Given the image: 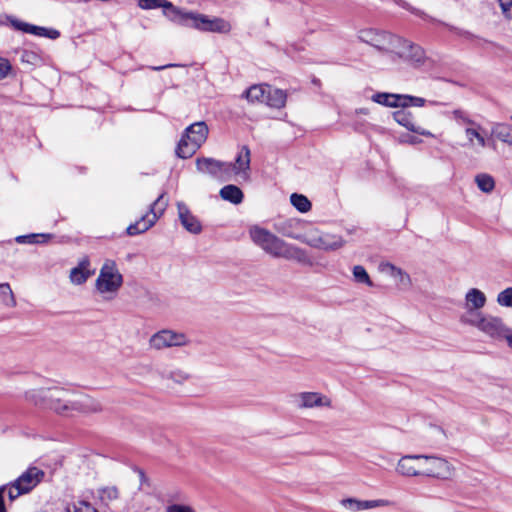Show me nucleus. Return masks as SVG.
I'll use <instances>...</instances> for the list:
<instances>
[{"mask_svg": "<svg viewBox=\"0 0 512 512\" xmlns=\"http://www.w3.org/2000/svg\"><path fill=\"white\" fill-rule=\"evenodd\" d=\"M173 66H174L173 64H168V65H163V66H151L150 69H152L154 71H160V70H163V69H166L169 67H173Z\"/></svg>", "mask_w": 512, "mask_h": 512, "instance_id": "50", "label": "nucleus"}, {"mask_svg": "<svg viewBox=\"0 0 512 512\" xmlns=\"http://www.w3.org/2000/svg\"><path fill=\"white\" fill-rule=\"evenodd\" d=\"M164 194H161L150 206V211L142 216L134 224L127 227L128 235L134 236L147 231L151 228L158 218L163 214L166 209L167 202L163 200Z\"/></svg>", "mask_w": 512, "mask_h": 512, "instance_id": "10", "label": "nucleus"}, {"mask_svg": "<svg viewBox=\"0 0 512 512\" xmlns=\"http://www.w3.org/2000/svg\"><path fill=\"white\" fill-rule=\"evenodd\" d=\"M178 218L182 226L192 234H200L202 232V224L200 220L192 214L188 206L183 202L177 203Z\"/></svg>", "mask_w": 512, "mask_h": 512, "instance_id": "21", "label": "nucleus"}, {"mask_svg": "<svg viewBox=\"0 0 512 512\" xmlns=\"http://www.w3.org/2000/svg\"><path fill=\"white\" fill-rule=\"evenodd\" d=\"M511 120H512V115H511Z\"/></svg>", "mask_w": 512, "mask_h": 512, "instance_id": "53", "label": "nucleus"}, {"mask_svg": "<svg viewBox=\"0 0 512 512\" xmlns=\"http://www.w3.org/2000/svg\"><path fill=\"white\" fill-rule=\"evenodd\" d=\"M249 234L254 244L275 258L296 261L304 265L311 264L305 250L285 242L267 229L254 226L250 229Z\"/></svg>", "mask_w": 512, "mask_h": 512, "instance_id": "1", "label": "nucleus"}, {"mask_svg": "<svg viewBox=\"0 0 512 512\" xmlns=\"http://www.w3.org/2000/svg\"><path fill=\"white\" fill-rule=\"evenodd\" d=\"M286 94L281 89L272 88L267 86L264 103L272 108L280 109L286 104Z\"/></svg>", "mask_w": 512, "mask_h": 512, "instance_id": "26", "label": "nucleus"}, {"mask_svg": "<svg viewBox=\"0 0 512 512\" xmlns=\"http://www.w3.org/2000/svg\"><path fill=\"white\" fill-rule=\"evenodd\" d=\"M250 168V149L243 146L239 152L235 163L232 164V172L240 173L249 170Z\"/></svg>", "mask_w": 512, "mask_h": 512, "instance_id": "30", "label": "nucleus"}, {"mask_svg": "<svg viewBox=\"0 0 512 512\" xmlns=\"http://www.w3.org/2000/svg\"><path fill=\"white\" fill-rule=\"evenodd\" d=\"M220 196L223 200L229 201L233 204H240L243 201V192L236 185H226L220 190Z\"/></svg>", "mask_w": 512, "mask_h": 512, "instance_id": "29", "label": "nucleus"}, {"mask_svg": "<svg viewBox=\"0 0 512 512\" xmlns=\"http://www.w3.org/2000/svg\"><path fill=\"white\" fill-rule=\"evenodd\" d=\"M267 86L262 84L252 85L243 93V97L250 103H264Z\"/></svg>", "mask_w": 512, "mask_h": 512, "instance_id": "31", "label": "nucleus"}, {"mask_svg": "<svg viewBox=\"0 0 512 512\" xmlns=\"http://www.w3.org/2000/svg\"><path fill=\"white\" fill-rule=\"evenodd\" d=\"M504 340H506L509 348L512 349V328L508 327V332L505 333Z\"/></svg>", "mask_w": 512, "mask_h": 512, "instance_id": "49", "label": "nucleus"}, {"mask_svg": "<svg viewBox=\"0 0 512 512\" xmlns=\"http://www.w3.org/2000/svg\"><path fill=\"white\" fill-rule=\"evenodd\" d=\"M123 285V276L115 261L107 259L103 263L95 281L97 292L106 300L113 299Z\"/></svg>", "mask_w": 512, "mask_h": 512, "instance_id": "4", "label": "nucleus"}, {"mask_svg": "<svg viewBox=\"0 0 512 512\" xmlns=\"http://www.w3.org/2000/svg\"><path fill=\"white\" fill-rule=\"evenodd\" d=\"M293 402L298 409H312L332 406L331 399L319 392H300L293 396Z\"/></svg>", "mask_w": 512, "mask_h": 512, "instance_id": "16", "label": "nucleus"}, {"mask_svg": "<svg viewBox=\"0 0 512 512\" xmlns=\"http://www.w3.org/2000/svg\"><path fill=\"white\" fill-rule=\"evenodd\" d=\"M408 142L412 143V144H416V143H419L420 140H418V138L415 137V136H410L409 139H408Z\"/></svg>", "mask_w": 512, "mask_h": 512, "instance_id": "52", "label": "nucleus"}, {"mask_svg": "<svg viewBox=\"0 0 512 512\" xmlns=\"http://www.w3.org/2000/svg\"><path fill=\"white\" fill-rule=\"evenodd\" d=\"M352 273H353L354 280L357 283L366 284L369 287L373 286V282L370 279L369 274L367 273L366 269L363 266H361V265L354 266Z\"/></svg>", "mask_w": 512, "mask_h": 512, "instance_id": "37", "label": "nucleus"}, {"mask_svg": "<svg viewBox=\"0 0 512 512\" xmlns=\"http://www.w3.org/2000/svg\"><path fill=\"white\" fill-rule=\"evenodd\" d=\"M46 235L44 234H30V235H22V236H18L16 237V242L17 243H20V244H25V243H36L38 242L36 239L38 237H45Z\"/></svg>", "mask_w": 512, "mask_h": 512, "instance_id": "44", "label": "nucleus"}, {"mask_svg": "<svg viewBox=\"0 0 512 512\" xmlns=\"http://www.w3.org/2000/svg\"><path fill=\"white\" fill-rule=\"evenodd\" d=\"M177 24L207 32L229 33L231 31V24L223 18H210L203 14L183 10Z\"/></svg>", "mask_w": 512, "mask_h": 512, "instance_id": "7", "label": "nucleus"}, {"mask_svg": "<svg viewBox=\"0 0 512 512\" xmlns=\"http://www.w3.org/2000/svg\"><path fill=\"white\" fill-rule=\"evenodd\" d=\"M491 134L503 143L512 146V126L506 123H494Z\"/></svg>", "mask_w": 512, "mask_h": 512, "instance_id": "28", "label": "nucleus"}, {"mask_svg": "<svg viewBox=\"0 0 512 512\" xmlns=\"http://www.w3.org/2000/svg\"><path fill=\"white\" fill-rule=\"evenodd\" d=\"M478 144L481 146V147H485L486 146V141L484 139V137L480 134V136L478 138H476Z\"/></svg>", "mask_w": 512, "mask_h": 512, "instance_id": "51", "label": "nucleus"}, {"mask_svg": "<svg viewBox=\"0 0 512 512\" xmlns=\"http://www.w3.org/2000/svg\"><path fill=\"white\" fill-rule=\"evenodd\" d=\"M11 70L9 61L5 58L0 57V80L8 76Z\"/></svg>", "mask_w": 512, "mask_h": 512, "instance_id": "47", "label": "nucleus"}, {"mask_svg": "<svg viewBox=\"0 0 512 512\" xmlns=\"http://www.w3.org/2000/svg\"><path fill=\"white\" fill-rule=\"evenodd\" d=\"M0 302L6 307H15L16 299L8 283H0Z\"/></svg>", "mask_w": 512, "mask_h": 512, "instance_id": "33", "label": "nucleus"}, {"mask_svg": "<svg viewBox=\"0 0 512 512\" xmlns=\"http://www.w3.org/2000/svg\"><path fill=\"white\" fill-rule=\"evenodd\" d=\"M393 119L399 125L405 127L406 129H408L409 131H411L413 133H416V134H419L422 136H426V137H434V135L430 131H428L420 126H417L414 122L412 113L410 111L405 110V108L393 112Z\"/></svg>", "mask_w": 512, "mask_h": 512, "instance_id": "22", "label": "nucleus"}, {"mask_svg": "<svg viewBox=\"0 0 512 512\" xmlns=\"http://www.w3.org/2000/svg\"><path fill=\"white\" fill-rule=\"evenodd\" d=\"M475 182L478 188L485 193H490L495 187V181L492 176L488 174H479L475 177Z\"/></svg>", "mask_w": 512, "mask_h": 512, "instance_id": "35", "label": "nucleus"}, {"mask_svg": "<svg viewBox=\"0 0 512 512\" xmlns=\"http://www.w3.org/2000/svg\"><path fill=\"white\" fill-rule=\"evenodd\" d=\"M7 19L14 29L22 31L24 33L33 34V35L40 36V37H46V38L53 39V40L60 37V32L56 29H49V28L29 24L27 22L18 20L12 16H9Z\"/></svg>", "mask_w": 512, "mask_h": 512, "instance_id": "18", "label": "nucleus"}, {"mask_svg": "<svg viewBox=\"0 0 512 512\" xmlns=\"http://www.w3.org/2000/svg\"><path fill=\"white\" fill-rule=\"evenodd\" d=\"M94 274V270H90V260L88 257L82 258L78 265L70 271V281L75 285H81Z\"/></svg>", "mask_w": 512, "mask_h": 512, "instance_id": "25", "label": "nucleus"}, {"mask_svg": "<svg viewBox=\"0 0 512 512\" xmlns=\"http://www.w3.org/2000/svg\"><path fill=\"white\" fill-rule=\"evenodd\" d=\"M100 497L105 500H114L118 498L119 492L116 487H105L100 489Z\"/></svg>", "mask_w": 512, "mask_h": 512, "instance_id": "43", "label": "nucleus"}, {"mask_svg": "<svg viewBox=\"0 0 512 512\" xmlns=\"http://www.w3.org/2000/svg\"><path fill=\"white\" fill-rule=\"evenodd\" d=\"M287 236L311 247L323 250H336L343 245L341 237L321 233L318 230H310L305 234H288Z\"/></svg>", "mask_w": 512, "mask_h": 512, "instance_id": "9", "label": "nucleus"}, {"mask_svg": "<svg viewBox=\"0 0 512 512\" xmlns=\"http://www.w3.org/2000/svg\"><path fill=\"white\" fill-rule=\"evenodd\" d=\"M187 342V337L183 333L167 329L153 334L149 340L150 347L156 350L173 346H184Z\"/></svg>", "mask_w": 512, "mask_h": 512, "instance_id": "15", "label": "nucleus"}, {"mask_svg": "<svg viewBox=\"0 0 512 512\" xmlns=\"http://www.w3.org/2000/svg\"><path fill=\"white\" fill-rule=\"evenodd\" d=\"M497 303L502 307L512 308V287H508L497 295Z\"/></svg>", "mask_w": 512, "mask_h": 512, "instance_id": "39", "label": "nucleus"}, {"mask_svg": "<svg viewBox=\"0 0 512 512\" xmlns=\"http://www.w3.org/2000/svg\"><path fill=\"white\" fill-rule=\"evenodd\" d=\"M460 322L477 328L491 339L497 341L504 340L505 333L508 332V326L505 325L502 318L493 315L472 314L469 318L460 317Z\"/></svg>", "mask_w": 512, "mask_h": 512, "instance_id": "6", "label": "nucleus"}, {"mask_svg": "<svg viewBox=\"0 0 512 512\" xmlns=\"http://www.w3.org/2000/svg\"><path fill=\"white\" fill-rule=\"evenodd\" d=\"M415 461H421V455H405L401 457L397 463V473L406 477L422 475L421 465H416Z\"/></svg>", "mask_w": 512, "mask_h": 512, "instance_id": "24", "label": "nucleus"}, {"mask_svg": "<svg viewBox=\"0 0 512 512\" xmlns=\"http://www.w3.org/2000/svg\"><path fill=\"white\" fill-rule=\"evenodd\" d=\"M208 126L205 122H196L186 128L185 134L180 139L176 154L182 159L192 157L201 145L206 141L208 136Z\"/></svg>", "mask_w": 512, "mask_h": 512, "instance_id": "5", "label": "nucleus"}, {"mask_svg": "<svg viewBox=\"0 0 512 512\" xmlns=\"http://www.w3.org/2000/svg\"><path fill=\"white\" fill-rule=\"evenodd\" d=\"M287 236L311 247L323 250H336L343 245L341 237L321 233L318 230H310L305 234H288Z\"/></svg>", "mask_w": 512, "mask_h": 512, "instance_id": "8", "label": "nucleus"}, {"mask_svg": "<svg viewBox=\"0 0 512 512\" xmlns=\"http://www.w3.org/2000/svg\"><path fill=\"white\" fill-rule=\"evenodd\" d=\"M161 377L163 379H169V380L174 381L175 383L181 384L189 378V375L186 372L179 370V369H175V370L165 369L161 372Z\"/></svg>", "mask_w": 512, "mask_h": 512, "instance_id": "38", "label": "nucleus"}, {"mask_svg": "<svg viewBox=\"0 0 512 512\" xmlns=\"http://www.w3.org/2000/svg\"><path fill=\"white\" fill-rule=\"evenodd\" d=\"M358 38L379 50L391 51L396 43L398 36H395L386 31H379L376 29L368 28L362 29L358 33Z\"/></svg>", "mask_w": 512, "mask_h": 512, "instance_id": "11", "label": "nucleus"}, {"mask_svg": "<svg viewBox=\"0 0 512 512\" xmlns=\"http://www.w3.org/2000/svg\"><path fill=\"white\" fill-rule=\"evenodd\" d=\"M499 5L503 14L507 18H512V0H499Z\"/></svg>", "mask_w": 512, "mask_h": 512, "instance_id": "48", "label": "nucleus"}, {"mask_svg": "<svg viewBox=\"0 0 512 512\" xmlns=\"http://www.w3.org/2000/svg\"><path fill=\"white\" fill-rule=\"evenodd\" d=\"M383 270L389 272V274L398 280V282L403 286H409L411 284L410 276L404 272L401 268L396 267L391 263H386L383 265Z\"/></svg>", "mask_w": 512, "mask_h": 512, "instance_id": "32", "label": "nucleus"}, {"mask_svg": "<svg viewBox=\"0 0 512 512\" xmlns=\"http://www.w3.org/2000/svg\"><path fill=\"white\" fill-rule=\"evenodd\" d=\"M66 512H97L95 508H93L90 504L85 502H80L78 504H73L66 508Z\"/></svg>", "mask_w": 512, "mask_h": 512, "instance_id": "41", "label": "nucleus"}, {"mask_svg": "<svg viewBox=\"0 0 512 512\" xmlns=\"http://www.w3.org/2000/svg\"><path fill=\"white\" fill-rule=\"evenodd\" d=\"M403 95L400 94H391V93H376L372 96V100L378 104L387 106V107H402L405 108V103L403 101Z\"/></svg>", "mask_w": 512, "mask_h": 512, "instance_id": "27", "label": "nucleus"}, {"mask_svg": "<svg viewBox=\"0 0 512 512\" xmlns=\"http://www.w3.org/2000/svg\"><path fill=\"white\" fill-rule=\"evenodd\" d=\"M20 59L23 63L31 65H37L41 60L40 56L37 53L29 50H23Z\"/></svg>", "mask_w": 512, "mask_h": 512, "instance_id": "40", "label": "nucleus"}, {"mask_svg": "<svg viewBox=\"0 0 512 512\" xmlns=\"http://www.w3.org/2000/svg\"><path fill=\"white\" fill-rule=\"evenodd\" d=\"M421 461V474L424 476L448 479L453 474V467L444 458L421 455Z\"/></svg>", "mask_w": 512, "mask_h": 512, "instance_id": "12", "label": "nucleus"}, {"mask_svg": "<svg viewBox=\"0 0 512 512\" xmlns=\"http://www.w3.org/2000/svg\"><path fill=\"white\" fill-rule=\"evenodd\" d=\"M452 117L453 119L459 124V125H467L468 127L476 126L478 128H481V125L476 123L474 120H472L468 113L462 109H456L452 111Z\"/></svg>", "mask_w": 512, "mask_h": 512, "instance_id": "36", "label": "nucleus"}, {"mask_svg": "<svg viewBox=\"0 0 512 512\" xmlns=\"http://www.w3.org/2000/svg\"><path fill=\"white\" fill-rule=\"evenodd\" d=\"M291 204L301 213H306L311 209V202L309 199L302 195L293 193L290 197Z\"/></svg>", "mask_w": 512, "mask_h": 512, "instance_id": "34", "label": "nucleus"}, {"mask_svg": "<svg viewBox=\"0 0 512 512\" xmlns=\"http://www.w3.org/2000/svg\"><path fill=\"white\" fill-rule=\"evenodd\" d=\"M138 6L143 10L163 8V14L171 21L178 23L182 10L167 0H138Z\"/></svg>", "mask_w": 512, "mask_h": 512, "instance_id": "19", "label": "nucleus"}, {"mask_svg": "<svg viewBox=\"0 0 512 512\" xmlns=\"http://www.w3.org/2000/svg\"><path fill=\"white\" fill-rule=\"evenodd\" d=\"M44 472L37 467H29L14 482L0 487V512H6L4 496L7 495L10 501H14L20 495L29 493L43 479Z\"/></svg>", "mask_w": 512, "mask_h": 512, "instance_id": "3", "label": "nucleus"}, {"mask_svg": "<svg viewBox=\"0 0 512 512\" xmlns=\"http://www.w3.org/2000/svg\"><path fill=\"white\" fill-rule=\"evenodd\" d=\"M72 396L71 416H74L76 413L92 414L102 411V405L96 399L88 395L77 394L74 392Z\"/></svg>", "mask_w": 512, "mask_h": 512, "instance_id": "17", "label": "nucleus"}, {"mask_svg": "<svg viewBox=\"0 0 512 512\" xmlns=\"http://www.w3.org/2000/svg\"><path fill=\"white\" fill-rule=\"evenodd\" d=\"M487 298L485 294L477 289V288H471L468 290V292L465 295V309L466 312L462 314L460 317H471L472 314H483L480 312V309H482L486 305Z\"/></svg>", "mask_w": 512, "mask_h": 512, "instance_id": "20", "label": "nucleus"}, {"mask_svg": "<svg viewBox=\"0 0 512 512\" xmlns=\"http://www.w3.org/2000/svg\"><path fill=\"white\" fill-rule=\"evenodd\" d=\"M166 512H196L195 509L185 504H173L167 507Z\"/></svg>", "mask_w": 512, "mask_h": 512, "instance_id": "46", "label": "nucleus"}, {"mask_svg": "<svg viewBox=\"0 0 512 512\" xmlns=\"http://www.w3.org/2000/svg\"><path fill=\"white\" fill-rule=\"evenodd\" d=\"M73 392L61 387L41 388L27 393L29 401L61 416H71Z\"/></svg>", "mask_w": 512, "mask_h": 512, "instance_id": "2", "label": "nucleus"}, {"mask_svg": "<svg viewBox=\"0 0 512 512\" xmlns=\"http://www.w3.org/2000/svg\"><path fill=\"white\" fill-rule=\"evenodd\" d=\"M341 504L349 511L357 512L377 507H386L390 505V501L386 499L377 500H358L355 498H346L341 501Z\"/></svg>", "mask_w": 512, "mask_h": 512, "instance_id": "23", "label": "nucleus"}, {"mask_svg": "<svg viewBox=\"0 0 512 512\" xmlns=\"http://www.w3.org/2000/svg\"><path fill=\"white\" fill-rule=\"evenodd\" d=\"M481 128H478L476 126H471V127H467L465 129V134H466V137L468 139V142L471 146L474 145V142L473 140L478 138L480 136V130Z\"/></svg>", "mask_w": 512, "mask_h": 512, "instance_id": "45", "label": "nucleus"}, {"mask_svg": "<svg viewBox=\"0 0 512 512\" xmlns=\"http://www.w3.org/2000/svg\"><path fill=\"white\" fill-rule=\"evenodd\" d=\"M198 171L210 174L220 180H228L232 173V163L222 162L213 158H198L196 161Z\"/></svg>", "mask_w": 512, "mask_h": 512, "instance_id": "14", "label": "nucleus"}, {"mask_svg": "<svg viewBox=\"0 0 512 512\" xmlns=\"http://www.w3.org/2000/svg\"><path fill=\"white\" fill-rule=\"evenodd\" d=\"M402 99L405 103V108L410 107V106L421 107V106H424V104L426 102V100L424 98L414 97V96H410V95H403Z\"/></svg>", "mask_w": 512, "mask_h": 512, "instance_id": "42", "label": "nucleus"}, {"mask_svg": "<svg viewBox=\"0 0 512 512\" xmlns=\"http://www.w3.org/2000/svg\"><path fill=\"white\" fill-rule=\"evenodd\" d=\"M395 41L396 43L392 50L393 53L409 62L413 66L417 67L424 64L426 57L423 49L420 46L410 43L409 41L400 37H398Z\"/></svg>", "mask_w": 512, "mask_h": 512, "instance_id": "13", "label": "nucleus"}]
</instances>
